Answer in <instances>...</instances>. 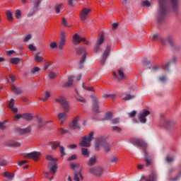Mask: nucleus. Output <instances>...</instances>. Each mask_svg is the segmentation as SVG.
<instances>
[{"mask_svg": "<svg viewBox=\"0 0 181 181\" xmlns=\"http://www.w3.org/2000/svg\"><path fill=\"white\" fill-rule=\"evenodd\" d=\"M170 4L172 9L177 12L180 7V0H158V9L156 16L158 24H162L165 21Z\"/></svg>", "mask_w": 181, "mask_h": 181, "instance_id": "f257e3e1", "label": "nucleus"}, {"mask_svg": "<svg viewBox=\"0 0 181 181\" xmlns=\"http://www.w3.org/2000/svg\"><path fill=\"white\" fill-rule=\"evenodd\" d=\"M132 143L134 145H136L139 146L140 147H141L144 150V160L146 163V166H149L150 165L152 164V160L151 159V157L149 156V154L147 153V148H148V145L147 144L141 139H134L132 140Z\"/></svg>", "mask_w": 181, "mask_h": 181, "instance_id": "f03ea898", "label": "nucleus"}, {"mask_svg": "<svg viewBox=\"0 0 181 181\" xmlns=\"http://www.w3.org/2000/svg\"><path fill=\"white\" fill-rule=\"evenodd\" d=\"M160 42L164 46H166L168 43L170 48L173 51L181 49V45H179V44H176V42H175L174 37H173V35H168L166 40L165 38H161Z\"/></svg>", "mask_w": 181, "mask_h": 181, "instance_id": "7ed1b4c3", "label": "nucleus"}, {"mask_svg": "<svg viewBox=\"0 0 181 181\" xmlns=\"http://www.w3.org/2000/svg\"><path fill=\"white\" fill-rule=\"evenodd\" d=\"M76 53L78 55H81L83 54L78 64V67L79 69H83L84 67V64L88 56L86 47H77V48H76Z\"/></svg>", "mask_w": 181, "mask_h": 181, "instance_id": "20e7f679", "label": "nucleus"}, {"mask_svg": "<svg viewBox=\"0 0 181 181\" xmlns=\"http://www.w3.org/2000/svg\"><path fill=\"white\" fill-rule=\"evenodd\" d=\"M100 146H102L104 151L107 153L110 151V146L106 141L105 139L103 137H100L96 140L95 149L97 151H100Z\"/></svg>", "mask_w": 181, "mask_h": 181, "instance_id": "39448f33", "label": "nucleus"}, {"mask_svg": "<svg viewBox=\"0 0 181 181\" xmlns=\"http://www.w3.org/2000/svg\"><path fill=\"white\" fill-rule=\"evenodd\" d=\"M93 136H94V132H91L88 134V136H84L83 137H82L81 141L78 145L83 147H90V142L93 141Z\"/></svg>", "mask_w": 181, "mask_h": 181, "instance_id": "423d86ee", "label": "nucleus"}, {"mask_svg": "<svg viewBox=\"0 0 181 181\" xmlns=\"http://www.w3.org/2000/svg\"><path fill=\"white\" fill-rule=\"evenodd\" d=\"M55 102L59 103L62 105L63 110L69 111L70 104L64 96L57 97L55 98Z\"/></svg>", "mask_w": 181, "mask_h": 181, "instance_id": "0eeeda50", "label": "nucleus"}, {"mask_svg": "<svg viewBox=\"0 0 181 181\" xmlns=\"http://www.w3.org/2000/svg\"><path fill=\"white\" fill-rule=\"evenodd\" d=\"M105 171L102 166H94L88 168V173L96 177H101Z\"/></svg>", "mask_w": 181, "mask_h": 181, "instance_id": "6e6552de", "label": "nucleus"}, {"mask_svg": "<svg viewBox=\"0 0 181 181\" xmlns=\"http://www.w3.org/2000/svg\"><path fill=\"white\" fill-rule=\"evenodd\" d=\"M90 98L92 100V110L94 113H100V102L98 98L94 95L91 94Z\"/></svg>", "mask_w": 181, "mask_h": 181, "instance_id": "1a4fd4ad", "label": "nucleus"}, {"mask_svg": "<svg viewBox=\"0 0 181 181\" xmlns=\"http://www.w3.org/2000/svg\"><path fill=\"white\" fill-rule=\"evenodd\" d=\"M41 2L42 0H33V6L28 13V17L33 16L37 11Z\"/></svg>", "mask_w": 181, "mask_h": 181, "instance_id": "9d476101", "label": "nucleus"}, {"mask_svg": "<svg viewBox=\"0 0 181 181\" xmlns=\"http://www.w3.org/2000/svg\"><path fill=\"white\" fill-rule=\"evenodd\" d=\"M111 52V47L110 45H107L105 49L103 51L101 58H100V64L101 65H105L106 63V60L107 57L110 56Z\"/></svg>", "mask_w": 181, "mask_h": 181, "instance_id": "9b49d317", "label": "nucleus"}, {"mask_svg": "<svg viewBox=\"0 0 181 181\" xmlns=\"http://www.w3.org/2000/svg\"><path fill=\"white\" fill-rule=\"evenodd\" d=\"M151 112L146 110H144L141 113L138 115V119L139 122L142 124H145L147 122L146 117L150 115Z\"/></svg>", "mask_w": 181, "mask_h": 181, "instance_id": "f8f14e48", "label": "nucleus"}, {"mask_svg": "<svg viewBox=\"0 0 181 181\" xmlns=\"http://www.w3.org/2000/svg\"><path fill=\"white\" fill-rule=\"evenodd\" d=\"M40 156H41L40 152L34 151L30 153H26L25 155V158H28L30 159H33L35 161H37Z\"/></svg>", "mask_w": 181, "mask_h": 181, "instance_id": "ddd939ff", "label": "nucleus"}, {"mask_svg": "<svg viewBox=\"0 0 181 181\" xmlns=\"http://www.w3.org/2000/svg\"><path fill=\"white\" fill-rule=\"evenodd\" d=\"M4 145L7 147H21V144L15 140H8L4 142Z\"/></svg>", "mask_w": 181, "mask_h": 181, "instance_id": "4468645a", "label": "nucleus"}, {"mask_svg": "<svg viewBox=\"0 0 181 181\" xmlns=\"http://www.w3.org/2000/svg\"><path fill=\"white\" fill-rule=\"evenodd\" d=\"M69 111L64 110L63 112L59 113L57 115V119L61 121L60 125H63L64 123L66 121L67 119V113Z\"/></svg>", "mask_w": 181, "mask_h": 181, "instance_id": "2eb2a0df", "label": "nucleus"}, {"mask_svg": "<svg viewBox=\"0 0 181 181\" xmlns=\"http://www.w3.org/2000/svg\"><path fill=\"white\" fill-rule=\"evenodd\" d=\"M91 9L88 8H83L81 11L80 12V18L82 21H85L86 20L87 16L90 13Z\"/></svg>", "mask_w": 181, "mask_h": 181, "instance_id": "dca6fc26", "label": "nucleus"}, {"mask_svg": "<svg viewBox=\"0 0 181 181\" xmlns=\"http://www.w3.org/2000/svg\"><path fill=\"white\" fill-rule=\"evenodd\" d=\"M86 38L84 37H80L78 34H75L73 35V44L75 45H78L81 43V42H86Z\"/></svg>", "mask_w": 181, "mask_h": 181, "instance_id": "f3484780", "label": "nucleus"}, {"mask_svg": "<svg viewBox=\"0 0 181 181\" xmlns=\"http://www.w3.org/2000/svg\"><path fill=\"white\" fill-rule=\"evenodd\" d=\"M80 119V117L77 116L75 117L72 122V123L69 125V129L72 130H75L80 128L79 124H78V120Z\"/></svg>", "mask_w": 181, "mask_h": 181, "instance_id": "a211bd4d", "label": "nucleus"}, {"mask_svg": "<svg viewBox=\"0 0 181 181\" xmlns=\"http://www.w3.org/2000/svg\"><path fill=\"white\" fill-rule=\"evenodd\" d=\"M66 42V35L65 33L62 32V36L60 38V42L59 43L58 48L62 50L64 48V46L65 45Z\"/></svg>", "mask_w": 181, "mask_h": 181, "instance_id": "6ab92c4d", "label": "nucleus"}, {"mask_svg": "<svg viewBox=\"0 0 181 181\" xmlns=\"http://www.w3.org/2000/svg\"><path fill=\"white\" fill-rule=\"evenodd\" d=\"M31 132V128L30 127H27L25 129H16V133L18 134L19 135H23V134H27Z\"/></svg>", "mask_w": 181, "mask_h": 181, "instance_id": "aec40b11", "label": "nucleus"}, {"mask_svg": "<svg viewBox=\"0 0 181 181\" xmlns=\"http://www.w3.org/2000/svg\"><path fill=\"white\" fill-rule=\"evenodd\" d=\"M49 146H51V149L52 151L56 150L58 147L60 148L61 146V142L60 141H53V142H49L47 144Z\"/></svg>", "mask_w": 181, "mask_h": 181, "instance_id": "412c9836", "label": "nucleus"}, {"mask_svg": "<svg viewBox=\"0 0 181 181\" xmlns=\"http://www.w3.org/2000/svg\"><path fill=\"white\" fill-rule=\"evenodd\" d=\"M35 117L37 119V121H36L37 129H41L45 126V124L43 123V119H42V118L40 117L39 116H36Z\"/></svg>", "mask_w": 181, "mask_h": 181, "instance_id": "4be33fe9", "label": "nucleus"}, {"mask_svg": "<svg viewBox=\"0 0 181 181\" xmlns=\"http://www.w3.org/2000/svg\"><path fill=\"white\" fill-rule=\"evenodd\" d=\"M145 181H158V175L156 173H151Z\"/></svg>", "mask_w": 181, "mask_h": 181, "instance_id": "5701e85b", "label": "nucleus"}, {"mask_svg": "<svg viewBox=\"0 0 181 181\" xmlns=\"http://www.w3.org/2000/svg\"><path fill=\"white\" fill-rule=\"evenodd\" d=\"M11 89L16 95H20L23 93V90L21 88L16 87L15 85H11Z\"/></svg>", "mask_w": 181, "mask_h": 181, "instance_id": "b1692460", "label": "nucleus"}, {"mask_svg": "<svg viewBox=\"0 0 181 181\" xmlns=\"http://www.w3.org/2000/svg\"><path fill=\"white\" fill-rule=\"evenodd\" d=\"M80 177L81 180H83V176L81 174V171H76L74 174V181H80Z\"/></svg>", "mask_w": 181, "mask_h": 181, "instance_id": "393cba45", "label": "nucleus"}, {"mask_svg": "<svg viewBox=\"0 0 181 181\" xmlns=\"http://www.w3.org/2000/svg\"><path fill=\"white\" fill-rule=\"evenodd\" d=\"M2 175L6 178V181L12 180L14 177V174L9 172H4L2 173Z\"/></svg>", "mask_w": 181, "mask_h": 181, "instance_id": "a878e982", "label": "nucleus"}, {"mask_svg": "<svg viewBox=\"0 0 181 181\" xmlns=\"http://www.w3.org/2000/svg\"><path fill=\"white\" fill-rule=\"evenodd\" d=\"M73 82H74V76H70L69 78H68L67 82L64 83V88L73 87Z\"/></svg>", "mask_w": 181, "mask_h": 181, "instance_id": "bb28decb", "label": "nucleus"}, {"mask_svg": "<svg viewBox=\"0 0 181 181\" xmlns=\"http://www.w3.org/2000/svg\"><path fill=\"white\" fill-rule=\"evenodd\" d=\"M6 15L8 21L11 22L13 21V12L11 10H6Z\"/></svg>", "mask_w": 181, "mask_h": 181, "instance_id": "cd10ccee", "label": "nucleus"}, {"mask_svg": "<svg viewBox=\"0 0 181 181\" xmlns=\"http://www.w3.org/2000/svg\"><path fill=\"white\" fill-rule=\"evenodd\" d=\"M96 163H97L96 156H93L89 158L88 162L87 163V165L93 166V165H95Z\"/></svg>", "mask_w": 181, "mask_h": 181, "instance_id": "c85d7f7f", "label": "nucleus"}, {"mask_svg": "<svg viewBox=\"0 0 181 181\" xmlns=\"http://www.w3.org/2000/svg\"><path fill=\"white\" fill-rule=\"evenodd\" d=\"M22 119H23L26 121H30L33 119V117L32 114L24 113L22 115Z\"/></svg>", "mask_w": 181, "mask_h": 181, "instance_id": "c756f323", "label": "nucleus"}, {"mask_svg": "<svg viewBox=\"0 0 181 181\" xmlns=\"http://www.w3.org/2000/svg\"><path fill=\"white\" fill-rule=\"evenodd\" d=\"M50 97H51V93H50V92L48 91V90H46V91H45V95H44V96H43V98H42V99H40V100H41L42 102H45V101H46V100H49V98Z\"/></svg>", "mask_w": 181, "mask_h": 181, "instance_id": "7c9ffc66", "label": "nucleus"}, {"mask_svg": "<svg viewBox=\"0 0 181 181\" xmlns=\"http://www.w3.org/2000/svg\"><path fill=\"white\" fill-rule=\"evenodd\" d=\"M81 155L83 156L85 158H89L90 154H89L88 149L82 148H81Z\"/></svg>", "mask_w": 181, "mask_h": 181, "instance_id": "2f4dec72", "label": "nucleus"}, {"mask_svg": "<svg viewBox=\"0 0 181 181\" xmlns=\"http://www.w3.org/2000/svg\"><path fill=\"white\" fill-rule=\"evenodd\" d=\"M104 41H105V37H104L103 34H102V35H100V37H99V38H98V40H97L95 44H96V45H98L100 46V45H101L102 44H103Z\"/></svg>", "mask_w": 181, "mask_h": 181, "instance_id": "473e14b6", "label": "nucleus"}, {"mask_svg": "<svg viewBox=\"0 0 181 181\" xmlns=\"http://www.w3.org/2000/svg\"><path fill=\"white\" fill-rule=\"evenodd\" d=\"M21 58H11L10 63L14 65L19 64Z\"/></svg>", "mask_w": 181, "mask_h": 181, "instance_id": "72a5a7b5", "label": "nucleus"}, {"mask_svg": "<svg viewBox=\"0 0 181 181\" xmlns=\"http://www.w3.org/2000/svg\"><path fill=\"white\" fill-rule=\"evenodd\" d=\"M136 98V96L134 95H126L125 97L123 98V100L124 101H129V100H133V99H135Z\"/></svg>", "mask_w": 181, "mask_h": 181, "instance_id": "f704fd0d", "label": "nucleus"}, {"mask_svg": "<svg viewBox=\"0 0 181 181\" xmlns=\"http://www.w3.org/2000/svg\"><path fill=\"white\" fill-rule=\"evenodd\" d=\"M40 52H37V54H35V61L36 62H41L43 61L42 57H40Z\"/></svg>", "mask_w": 181, "mask_h": 181, "instance_id": "c9c22d12", "label": "nucleus"}, {"mask_svg": "<svg viewBox=\"0 0 181 181\" xmlns=\"http://www.w3.org/2000/svg\"><path fill=\"white\" fill-rule=\"evenodd\" d=\"M141 4L144 7H150L151 6V2L148 0L141 1Z\"/></svg>", "mask_w": 181, "mask_h": 181, "instance_id": "e433bc0d", "label": "nucleus"}, {"mask_svg": "<svg viewBox=\"0 0 181 181\" xmlns=\"http://www.w3.org/2000/svg\"><path fill=\"white\" fill-rule=\"evenodd\" d=\"M175 160V157H173V156H168L165 157V162L168 163L174 162Z\"/></svg>", "mask_w": 181, "mask_h": 181, "instance_id": "4c0bfd02", "label": "nucleus"}, {"mask_svg": "<svg viewBox=\"0 0 181 181\" xmlns=\"http://www.w3.org/2000/svg\"><path fill=\"white\" fill-rule=\"evenodd\" d=\"M21 16H22L21 11L20 9H16L15 11V18L16 19H19L21 18Z\"/></svg>", "mask_w": 181, "mask_h": 181, "instance_id": "58836bf2", "label": "nucleus"}, {"mask_svg": "<svg viewBox=\"0 0 181 181\" xmlns=\"http://www.w3.org/2000/svg\"><path fill=\"white\" fill-rule=\"evenodd\" d=\"M80 167V165L78 163H70V168L72 169V170H77Z\"/></svg>", "mask_w": 181, "mask_h": 181, "instance_id": "ea45409f", "label": "nucleus"}, {"mask_svg": "<svg viewBox=\"0 0 181 181\" xmlns=\"http://www.w3.org/2000/svg\"><path fill=\"white\" fill-rule=\"evenodd\" d=\"M63 6H64V4H63L62 3L56 4V6H55V12H56L57 13H60L61 7H62Z\"/></svg>", "mask_w": 181, "mask_h": 181, "instance_id": "a19ab883", "label": "nucleus"}, {"mask_svg": "<svg viewBox=\"0 0 181 181\" xmlns=\"http://www.w3.org/2000/svg\"><path fill=\"white\" fill-rule=\"evenodd\" d=\"M112 132H116L117 133H121L122 132V128H120L119 127H117V126H113L112 127Z\"/></svg>", "mask_w": 181, "mask_h": 181, "instance_id": "79ce46f5", "label": "nucleus"}, {"mask_svg": "<svg viewBox=\"0 0 181 181\" xmlns=\"http://www.w3.org/2000/svg\"><path fill=\"white\" fill-rule=\"evenodd\" d=\"M113 117V114L112 112H108L105 114V120H111Z\"/></svg>", "mask_w": 181, "mask_h": 181, "instance_id": "37998d69", "label": "nucleus"}, {"mask_svg": "<svg viewBox=\"0 0 181 181\" xmlns=\"http://www.w3.org/2000/svg\"><path fill=\"white\" fill-rule=\"evenodd\" d=\"M0 166L1 167L7 166V160L4 158H0Z\"/></svg>", "mask_w": 181, "mask_h": 181, "instance_id": "c03bdc74", "label": "nucleus"}, {"mask_svg": "<svg viewBox=\"0 0 181 181\" xmlns=\"http://www.w3.org/2000/svg\"><path fill=\"white\" fill-rule=\"evenodd\" d=\"M82 88L88 91H91V92H95V89L93 87H86L85 86L84 83L82 84Z\"/></svg>", "mask_w": 181, "mask_h": 181, "instance_id": "a18cd8bd", "label": "nucleus"}, {"mask_svg": "<svg viewBox=\"0 0 181 181\" xmlns=\"http://www.w3.org/2000/svg\"><path fill=\"white\" fill-rule=\"evenodd\" d=\"M62 24L63 26L66 27V28L71 27V25L67 23V21L65 18H62Z\"/></svg>", "mask_w": 181, "mask_h": 181, "instance_id": "49530a36", "label": "nucleus"}, {"mask_svg": "<svg viewBox=\"0 0 181 181\" xmlns=\"http://www.w3.org/2000/svg\"><path fill=\"white\" fill-rule=\"evenodd\" d=\"M59 151H60V153H61V156L63 157L64 156L66 155V152H65V148L64 147L60 146H59Z\"/></svg>", "mask_w": 181, "mask_h": 181, "instance_id": "de8ad7c7", "label": "nucleus"}, {"mask_svg": "<svg viewBox=\"0 0 181 181\" xmlns=\"http://www.w3.org/2000/svg\"><path fill=\"white\" fill-rule=\"evenodd\" d=\"M46 160H49V161H52V162H57V159L56 158H54L52 156H46L45 157Z\"/></svg>", "mask_w": 181, "mask_h": 181, "instance_id": "09e8293b", "label": "nucleus"}, {"mask_svg": "<svg viewBox=\"0 0 181 181\" xmlns=\"http://www.w3.org/2000/svg\"><path fill=\"white\" fill-rule=\"evenodd\" d=\"M40 71V69L38 68V66H35L34 68H32V69H30V73L34 74L39 72Z\"/></svg>", "mask_w": 181, "mask_h": 181, "instance_id": "8fccbe9b", "label": "nucleus"}, {"mask_svg": "<svg viewBox=\"0 0 181 181\" xmlns=\"http://www.w3.org/2000/svg\"><path fill=\"white\" fill-rule=\"evenodd\" d=\"M58 166L57 165H52L50 168V171L52 173L55 174L57 171Z\"/></svg>", "mask_w": 181, "mask_h": 181, "instance_id": "3c124183", "label": "nucleus"}, {"mask_svg": "<svg viewBox=\"0 0 181 181\" xmlns=\"http://www.w3.org/2000/svg\"><path fill=\"white\" fill-rule=\"evenodd\" d=\"M181 178V171L180 172L179 175L173 178H170L169 181H177Z\"/></svg>", "mask_w": 181, "mask_h": 181, "instance_id": "603ef678", "label": "nucleus"}, {"mask_svg": "<svg viewBox=\"0 0 181 181\" xmlns=\"http://www.w3.org/2000/svg\"><path fill=\"white\" fill-rule=\"evenodd\" d=\"M29 50L32 51V52H35L37 50L36 47H35V45H33V44H29V45H28Z\"/></svg>", "mask_w": 181, "mask_h": 181, "instance_id": "864d4df0", "label": "nucleus"}, {"mask_svg": "<svg viewBox=\"0 0 181 181\" xmlns=\"http://www.w3.org/2000/svg\"><path fill=\"white\" fill-rule=\"evenodd\" d=\"M8 107L10 109H13L14 107V100L13 98L10 100Z\"/></svg>", "mask_w": 181, "mask_h": 181, "instance_id": "5fc2aeb1", "label": "nucleus"}, {"mask_svg": "<svg viewBox=\"0 0 181 181\" xmlns=\"http://www.w3.org/2000/svg\"><path fill=\"white\" fill-rule=\"evenodd\" d=\"M148 69H150L152 73H154L158 70V66H148Z\"/></svg>", "mask_w": 181, "mask_h": 181, "instance_id": "6e6d98bb", "label": "nucleus"}, {"mask_svg": "<svg viewBox=\"0 0 181 181\" xmlns=\"http://www.w3.org/2000/svg\"><path fill=\"white\" fill-rule=\"evenodd\" d=\"M77 158H78L77 155L74 154V155H72L71 156H70L69 158H67V160L68 161H73V160H76Z\"/></svg>", "mask_w": 181, "mask_h": 181, "instance_id": "4d7b16f0", "label": "nucleus"}, {"mask_svg": "<svg viewBox=\"0 0 181 181\" xmlns=\"http://www.w3.org/2000/svg\"><path fill=\"white\" fill-rule=\"evenodd\" d=\"M49 77L50 79H54L57 77V74H55V72H49Z\"/></svg>", "mask_w": 181, "mask_h": 181, "instance_id": "13d9d810", "label": "nucleus"}, {"mask_svg": "<svg viewBox=\"0 0 181 181\" xmlns=\"http://www.w3.org/2000/svg\"><path fill=\"white\" fill-rule=\"evenodd\" d=\"M78 0H68V4L71 6H74L75 4L78 1Z\"/></svg>", "mask_w": 181, "mask_h": 181, "instance_id": "bf43d9fd", "label": "nucleus"}, {"mask_svg": "<svg viewBox=\"0 0 181 181\" xmlns=\"http://www.w3.org/2000/svg\"><path fill=\"white\" fill-rule=\"evenodd\" d=\"M119 123V118H115L111 120L112 124H118Z\"/></svg>", "mask_w": 181, "mask_h": 181, "instance_id": "052dcab7", "label": "nucleus"}, {"mask_svg": "<svg viewBox=\"0 0 181 181\" xmlns=\"http://www.w3.org/2000/svg\"><path fill=\"white\" fill-rule=\"evenodd\" d=\"M59 132L61 135H64L65 134H69V131L65 129H59Z\"/></svg>", "mask_w": 181, "mask_h": 181, "instance_id": "680f3d73", "label": "nucleus"}, {"mask_svg": "<svg viewBox=\"0 0 181 181\" xmlns=\"http://www.w3.org/2000/svg\"><path fill=\"white\" fill-rule=\"evenodd\" d=\"M100 49V45L98 44H95L94 48H93V52L97 53Z\"/></svg>", "mask_w": 181, "mask_h": 181, "instance_id": "e2e57ef3", "label": "nucleus"}, {"mask_svg": "<svg viewBox=\"0 0 181 181\" xmlns=\"http://www.w3.org/2000/svg\"><path fill=\"white\" fill-rule=\"evenodd\" d=\"M9 78H10L11 82H13V83H14L16 81V76H15V75H13V74H10Z\"/></svg>", "mask_w": 181, "mask_h": 181, "instance_id": "0e129e2a", "label": "nucleus"}, {"mask_svg": "<svg viewBox=\"0 0 181 181\" xmlns=\"http://www.w3.org/2000/svg\"><path fill=\"white\" fill-rule=\"evenodd\" d=\"M119 160L117 157L113 156L111 159H110V162L112 163H116L117 161Z\"/></svg>", "mask_w": 181, "mask_h": 181, "instance_id": "69168bd1", "label": "nucleus"}, {"mask_svg": "<svg viewBox=\"0 0 181 181\" xmlns=\"http://www.w3.org/2000/svg\"><path fill=\"white\" fill-rule=\"evenodd\" d=\"M164 122H165V124H167L168 127H171V126L175 124V122H168V121L164 120Z\"/></svg>", "mask_w": 181, "mask_h": 181, "instance_id": "338daca9", "label": "nucleus"}, {"mask_svg": "<svg viewBox=\"0 0 181 181\" xmlns=\"http://www.w3.org/2000/svg\"><path fill=\"white\" fill-rule=\"evenodd\" d=\"M49 47L51 49H56L57 47V42H51V44L49 45Z\"/></svg>", "mask_w": 181, "mask_h": 181, "instance_id": "774afa93", "label": "nucleus"}]
</instances>
